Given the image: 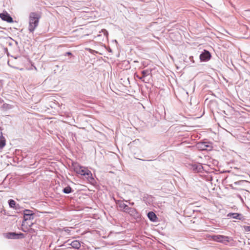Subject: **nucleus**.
Masks as SVG:
<instances>
[{
  "mask_svg": "<svg viewBox=\"0 0 250 250\" xmlns=\"http://www.w3.org/2000/svg\"><path fill=\"white\" fill-rule=\"evenodd\" d=\"M69 56V55H72V53L70 52H67L66 53H65V56Z\"/></svg>",
  "mask_w": 250,
  "mask_h": 250,
  "instance_id": "obj_26",
  "label": "nucleus"
},
{
  "mask_svg": "<svg viewBox=\"0 0 250 250\" xmlns=\"http://www.w3.org/2000/svg\"><path fill=\"white\" fill-rule=\"evenodd\" d=\"M73 191L74 190L69 186L65 187L62 189V192L65 194H69Z\"/></svg>",
  "mask_w": 250,
  "mask_h": 250,
  "instance_id": "obj_14",
  "label": "nucleus"
},
{
  "mask_svg": "<svg viewBox=\"0 0 250 250\" xmlns=\"http://www.w3.org/2000/svg\"><path fill=\"white\" fill-rule=\"evenodd\" d=\"M69 242H70V239L66 241L63 244L60 245L58 247L62 248V249H65L66 248H71L70 247L68 246Z\"/></svg>",
  "mask_w": 250,
  "mask_h": 250,
  "instance_id": "obj_17",
  "label": "nucleus"
},
{
  "mask_svg": "<svg viewBox=\"0 0 250 250\" xmlns=\"http://www.w3.org/2000/svg\"><path fill=\"white\" fill-rule=\"evenodd\" d=\"M13 107V105L6 103H4L1 106V108L4 110H10L12 109Z\"/></svg>",
  "mask_w": 250,
  "mask_h": 250,
  "instance_id": "obj_13",
  "label": "nucleus"
},
{
  "mask_svg": "<svg viewBox=\"0 0 250 250\" xmlns=\"http://www.w3.org/2000/svg\"><path fill=\"white\" fill-rule=\"evenodd\" d=\"M22 230L23 231H24V232H26V230H24V229H22Z\"/></svg>",
  "mask_w": 250,
  "mask_h": 250,
  "instance_id": "obj_33",
  "label": "nucleus"
},
{
  "mask_svg": "<svg viewBox=\"0 0 250 250\" xmlns=\"http://www.w3.org/2000/svg\"><path fill=\"white\" fill-rule=\"evenodd\" d=\"M238 196V197H239V198L240 199V200H241L242 202H243V199L242 197L241 196V195H239Z\"/></svg>",
  "mask_w": 250,
  "mask_h": 250,
  "instance_id": "obj_28",
  "label": "nucleus"
},
{
  "mask_svg": "<svg viewBox=\"0 0 250 250\" xmlns=\"http://www.w3.org/2000/svg\"><path fill=\"white\" fill-rule=\"evenodd\" d=\"M5 145V140L4 137L1 135L0 139V148H2Z\"/></svg>",
  "mask_w": 250,
  "mask_h": 250,
  "instance_id": "obj_18",
  "label": "nucleus"
},
{
  "mask_svg": "<svg viewBox=\"0 0 250 250\" xmlns=\"http://www.w3.org/2000/svg\"><path fill=\"white\" fill-rule=\"evenodd\" d=\"M142 74V76L145 78L146 76L150 75L151 74V69H146L142 71L141 72Z\"/></svg>",
  "mask_w": 250,
  "mask_h": 250,
  "instance_id": "obj_15",
  "label": "nucleus"
},
{
  "mask_svg": "<svg viewBox=\"0 0 250 250\" xmlns=\"http://www.w3.org/2000/svg\"><path fill=\"white\" fill-rule=\"evenodd\" d=\"M8 203L9 206V207L13 208H14L17 204L16 201L13 199H9L8 201Z\"/></svg>",
  "mask_w": 250,
  "mask_h": 250,
  "instance_id": "obj_16",
  "label": "nucleus"
},
{
  "mask_svg": "<svg viewBox=\"0 0 250 250\" xmlns=\"http://www.w3.org/2000/svg\"><path fill=\"white\" fill-rule=\"evenodd\" d=\"M33 225V223H30V224H28V225L29 227H31Z\"/></svg>",
  "mask_w": 250,
  "mask_h": 250,
  "instance_id": "obj_29",
  "label": "nucleus"
},
{
  "mask_svg": "<svg viewBox=\"0 0 250 250\" xmlns=\"http://www.w3.org/2000/svg\"><path fill=\"white\" fill-rule=\"evenodd\" d=\"M211 54L206 50H204L200 55V59L201 62H207L210 59Z\"/></svg>",
  "mask_w": 250,
  "mask_h": 250,
  "instance_id": "obj_7",
  "label": "nucleus"
},
{
  "mask_svg": "<svg viewBox=\"0 0 250 250\" xmlns=\"http://www.w3.org/2000/svg\"><path fill=\"white\" fill-rule=\"evenodd\" d=\"M129 204L131 206H133V205H134V202H131V203H129Z\"/></svg>",
  "mask_w": 250,
  "mask_h": 250,
  "instance_id": "obj_30",
  "label": "nucleus"
},
{
  "mask_svg": "<svg viewBox=\"0 0 250 250\" xmlns=\"http://www.w3.org/2000/svg\"><path fill=\"white\" fill-rule=\"evenodd\" d=\"M117 204L118 205V207L121 209H123L124 210V211L125 212H126L127 211H128V209H130V207H129L127 205L125 204L122 201H118ZM131 209L133 210L132 209Z\"/></svg>",
  "mask_w": 250,
  "mask_h": 250,
  "instance_id": "obj_11",
  "label": "nucleus"
},
{
  "mask_svg": "<svg viewBox=\"0 0 250 250\" xmlns=\"http://www.w3.org/2000/svg\"><path fill=\"white\" fill-rule=\"evenodd\" d=\"M201 145L202 146L201 148L202 149H206L207 147H208V146L207 145L205 142L202 143Z\"/></svg>",
  "mask_w": 250,
  "mask_h": 250,
  "instance_id": "obj_21",
  "label": "nucleus"
},
{
  "mask_svg": "<svg viewBox=\"0 0 250 250\" xmlns=\"http://www.w3.org/2000/svg\"><path fill=\"white\" fill-rule=\"evenodd\" d=\"M74 169L78 174L85 176L89 181L92 182L94 180L91 172L87 168L78 164L74 166Z\"/></svg>",
  "mask_w": 250,
  "mask_h": 250,
  "instance_id": "obj_2",
  "label": "nucleus"
},
{
  "mask_svg": "<svg viewBox=\"0 0 250 250\" xmlns=\"http://www.w3.org/2000/svg\"><path fill=\"white\" fill-rule=\"evenodd\" d=\"M130 209H132L133 210H132V209H128V211H127L126 212L128 213H129L130 214H133L135 212H136V210L134 208H130Z\"/></svg>",
  "mask_w": 250,
  "mask_h": 250,
  "instance_id": "obj_20",
  "label": "nucleus"
},
{
  "mask_svg": "<svg viewBox=\"0 0 250 250\" xmlns=\"http://www.w3.org/2000/svg\"><path fill=\"white\" fill-rule=\"evenodd\" d=\"M212 238L214 241L225 244H227L229 242L232 240L231 238L230 237L221 235H213Z\"/></svg>",
  "mask_w": 250,
  "mask_h": 250,
  "instance_id": "obj_4",
  "label": "nucleus"
},
{
  "mask_svg": "<svg viewBox=\"0 0 250 250\" xmlns=\"http://www.w3.org/2000/svg\"><path fill=\"white\" fill-rule=\"evenodd\" d=\"M55 250H58L59 249H57V247L55 248Z\"/></svg>",
  "mask_w": 250,
  "mask_h": 250,
  "instance_id": "obj_34",
  "label": "nucleus"
},
{
  "mask_svg": "<svg viewBox=\"0 0 250 250\" xmlns=\"http://www.w3.org/2000/svg\"><path fill=\"white\" fill-rule=\"evenodd\" d=\"M103 32H104V34L105 35L108 34V32H107V31L105 29H104Z\"/></svg>",
  "mask_w": 250,
  "mask_h": 250,
  "instance_id": "obj_27",
  "label": "nucleus"
},
{
  "mask_svg": "<svg viewBox=\"0 0 250 250\" xmlns=\"http://www.w3.org/2000/svg\"><path fill=\"white\" fill-rule=\"evenodd\" d=\"M63 229L64 231L67 232L68 233H69L70 231V230L67 228H64Z\"/></svg>",
  "mask_w": 250,
  "mask_h": 250,
  "instance_id": "obj_24",
  "label": "nucleus"
},
{
  "mask_svg": "<svg viewBox=\"0 0 250 250\" xmlns=\"http://www.w3.org/2000/svg\"><path fill=\"white\" fill-rule=\"evenodd\" d=\"M189 168L195 172H202L203 170L202 165L200 163H192L189 165Z\"/></svg>",
  "mask_w": 250,
  "mask_h": 250,
  "instance_id": "obj_6",
  "label": "nucleus"
},
{
  "mask_svg": "<svg viewBox=\"0 0 250 250\" xmlns=\"http://www.w3.org/2000/svg\"><path fill=\"white\" fill-rule=\"evenodd\" d=\"M189 60L192 62L193 63L194 62V61L193 60V57L191 56L189 57Z\"/></svg>",
  "mask_w": 250,
  "mask_h": 250,
  "instance_id": "obj_25",
  "label": "nucleus"
},
{
  "mask_svg": "<svg viewBox=\"0 0 250 250\" xmlns=\"http://www.w3.org/2000/svg\"><path fill=\"white\" fill-rule=\"evenodd\" d=\"M6 237L8 239H21L24 237V234L22 233H16L14 232H8L5 234Z\"/></svg>",
  "mask_w": 250,
  "mask_h": 250,
  "instance_id": "obj_5",
  "label": "nucleus"
},
{
  "mask_svg": "<svg viewBox=\"0 0 250 250\" xmlns=\"http://www.w3.org/2000/svg\"><path fill=\"white\" fill-rule=\"evenodd\" d=\"M227 217L239 220H242L244 218V216H243V215L241 213H229L227 214Z\"/></svg>",
  "mask_w": 250,
  "mask_h": 250,
  "instance_id": "obj_10",
  "label": "nucleus"
},
{
  "mask_svg": "<svg viewBox=\"0 0 250 250\" xmlns=\"http://www.w3.org/2000/svg\"><path fill=\"white\" fill-rule=\"evenodd\" d=\"M143 65H144V66H146V64H145V63H143Z\"/></svg>",
  "mask_w": 250,
  "mask_h": 250,
  "instance_id": "obj_31",
  "label": "nucleus"
},
{
  "mask_svg": "<svg viewBox=\"0 0 250 250\" xmlns=\"http://www.w3.org/2000/svg\"><path fill=\"white\" fill-rule=\"evenodd\" d=\"M147 216L149 219L152 222H155L157 219L156 215L153 211L148 212Z\"/></svg>",
  "mask_w": 250,
  "mask_h": 250,
  "instance_id": "obj_12",
  "label": "nucleus"
},
{
  "mask_svg": "<svg viewBox=\"0 0 250 250\" xmlns=\"http://www.w3.org/2000/svg\"><path fill=\"white\" fill-rule=\"evenodd\" d=\"M40 18L41 16L38 13L32 12L30 14L28 27V30L30 32L33 33L34 31L38 25Z\"/></svg>",
  "mask_w": 250,
  "mask_h": 250,
  "instance_id": "obj_1",
  "label": "nucleus"
},
{
  "mask_svg": "<svg viewBox=\"0 0 250 250\" xmlns=\"http://www.w3.org/2000/svg\"><path fill=\"white\" fill-rule=\"evenodd\" d=\"M244 229L246 231H250V226H244Z\"/></svg>",
  "mask_w": 250,
  "mask_h": 250,
  "instance_id": "obj_23",
  "label": "nucleus"
},
{
  "mask_svg": "<svg viewBox=\"0 0 250 250\" xmlns=\"http://www.w3.org/2000/svg\"><path fill=\"white\" fill-rule=\"evenodd\" d=\"M68 246L73 249L79 250L81 247V243L79 240H75L72 241L70 240Z\"/></svg>",
  "mask_w": 250,
  "mask_h": 250,
  "instance_id": "obj_9",
  "label": "nucleus"
},
{
  "mask_svg": "<svg viewBox=\"0 0 250 250\" xmlns=\"http://www.w3.org/2000/svg\"><path fill=\"white\" fill-rule=\"evenodd\" d=\"M136 77L137 78H138L139 79L141 80L142 82H143L144 83H146V81H145V79H144V78L143 76H142V77H140V76H138V75H136Z\"/></svg>",
  "mask_w": 250,
  "mask_h": 250,
  "instance_id": "obj_22",
  "label": "nucleus"
},
{
  "mask_svg": "<svg viewBox=\"0 0 250 250\" xmlns=\"http://www.w3.org/2000/svg\"><path fill=\"white\" fill-rule=\"evenodd\" d=\"M16 210H17V212H20L23 211V208L20 206L19 204H17L16 207L14 208Z\"/></svg>",
  "mask_w": 250,
  "mask_h": 250,
  "instance_id": "obj_19",
  "label": "nucleus"
},
{
  "mask_svg": "<svg viewBox=\"0 0 250 250\" xmlns=\"http://www.w3.org/2000/svg\"><path fill=\"white\" fill-rule=\"evenodd\" d=\"M23 219L22 222V226L24 225L25 222L29 220H33L34 218L35 214L33 210L24 209L23 210Z\"/></svg>",
  "mask_w": 250,
  "mask_h": 250,
  "instance_id": "obj_3",
  "label": "nucleus"
},
{
  "mask_svg": "<svg viewBox=\"0 0 250 250\" xmlns=\"http://www.w3.org/2000/svg\"><path fill=\"white\" fill-rule=\"evenodd\" d=\"M0 18L2 21H6L8 23L13 22V18L6 11H3L0 13Z\"/></svg>",
  "mask_w": 250,
  "mask_h": 250,
  "instance_id": "obj_8",
  "label": "nucleus"
},
{
  "mask_svg": "<svg viewBox=\"0 0 250 250\" xmlns=\"http://www.w3.org/2000/svg\"><path fill=\"white\" fill-rule=\"evenodd\" d=\"M34 69L37 70V68L35 66H34Z\"/></svg>",
  "mask_w": 250,
  "mask_h": 250,
  "instance_id": "obj_32",
  "label": "nucleus"
}]
</instances>
